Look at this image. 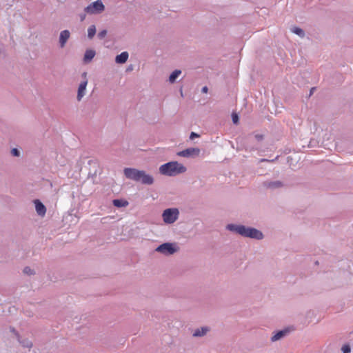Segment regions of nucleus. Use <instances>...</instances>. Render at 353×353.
I'll return each instance as SVG.
<instances>
[{"instance_id": "1", "label": "nucleus", "mask_w": 353, "mask_h": 353, "mask_svg": "<svg viewBox=\"0 0 353 353\" xmlns=\"http://www.w3.org/2000/svg\"><path fill=\"white\" fill-rule=\"evenodd\" d=\"M225 228L227 230L237 234L243 237L256 240H262L264 238V235L261 230L252 227L229 223L226 225Z\"/></svg>"}, {"instance_id": "8", "label": "nucleus", "mask_w": 353, "mask_h": 353, "mask_svg": "<svg viewBox=\"0 0 353 353\" xmlns=\"http://www.w3.org/2000/svg\"><path fill=\"white\" fill-rule=\"evenodd\" d=\"M33 203L34 204L35 210L37 214L41 217H43L46 215L47 210L45 205L39 199H37L33 200Z\"/></svg>"}, {"instance_id": "14", "label": "nucleus", "mask_w": 353, "mask_h": 353, "mask_svg": "<svg viewBox=\"0 0 353 353\" xmlns=\"http://www.w3.org/2000/svg\"><path fill=\"white\" fill-rule=\"evenodd\" d=\"M128 57L129 54L128 52H122L121 54L116 56L115 62L119 64L125 63L127 61Z\"/></svg>"}, {"instance_id": "15", "label": "nucleus", "mask_w": 353, "mask_h": 353, "mask_svg": "<svg viewBox=\"0 0 353 353\" xmlns=\"http://www.w3.org/2000/svg\"><path fill=\"white\" fill-rule=\"evenodd\" d=\"M210 331V328L207 326L201 327V328H197L194 330L192 336L194 337H202L205 336L208 332Z\"/></svg>"}, {"instance_id": "23", "label": "nucleus", "mask_w": 353, "mask_h": 353, "mask_svg": "<svg viewBox=\"0 0 353 353\" xmlns=\"http://www.w3.org/2000/svg\"><path fill=\"white\" fill-rule=\"evenodd\" d=\"M107 33L106 30H103L98 33L97 37L99 39H103L107 35Z\"/></svg>"}, {"instance_id": "29", "label": "nucleus", "mask_w": 353, "mask_h": 353, "mask_svg": "<svg viewBox=\"0 0 353 353\" xmlns=\"http://www.w3.org/2000/svg\"><path fill=\"white\" fill-rule=\"evenodd\" d=\"M85 14H81L80 15L81 21H83L85 19Z\"/></svg>"}, {"instance_id": "16", "label": "nucleus", "mask_w": 353, "mask_h": 353, "mask_svg": "<svg viewBox=\"0 0 353 353\" xmlns=\"http://www.w3.org/2000/svg\"><path fill=\"white\" fill-rule=\"evenodd\" d=\"M113 205L117 208L126 207L129 203L128 201L122 199H116L112 201Z\"/></svg>"}, {"instance_id": "21", "label": "nucleus", "mask_w": 353, "mask_h": 353, "mask_svg": "<svg viewBox=\"0 0 353 353\" xmlns=\"http://www.w3.org/2000/svg\"><path fill=\"white\" fill-rule=\"evenodd\" d=\"M341 351L343 353H350L351 352V346L350 344L347 343L342 346Z\"/></svg>"}, {"instance_id": "4", "label": "nucleus", "mask_w": 353, "mask_h": 353, "mask_svg": "<svg viewBox=\"0 0 353 353\" xmlns=\"http://www.w3.org/2000/svg\"><path fill=\"white\" fill-rule=\"evenodd\" d=\"M179 249L176 243L165 242L157 246L155 251L165 256H170L177 252Z\"/></svg>"}, {"instance_id": "2", "label": "nucleus", "mask_w": 353, "mask_h": 353, "mask_svg": "<svg viewBox=\"0 0 353 353\" xmlns=\"http://www.w3.org/2000/svg\"><path fill=\"white\" fill-rule=\"evenodd\" d=\"M125 176L130 180L139 182L143 185H150L154 182V177L147 174L145 171L132 168H125L123 170Z\"/></svg>"}, {"instance_id": "22", "label": "nucleus", "mask_w": 353, "mask_h": 353, "mask_svg": "<svg viewBox=\"0 0 353 353\" xmlns=\"http://www.w3.org/2000/svg\"><path fill=\"white\" fill-rule=\"evenodd\" d=\"M232 120L234 124H238L239 121V115L236 112H232Z\"/></svg>"}, {"instance_id": "13", "label": "nucleus", "mask_w": 353, "mask_h": 353, "mask_svg": "<svg viewBox=\"0 0 353 353\" xmlns=\"http://www.w3.org/2000/svg\"><path fill=\"white\" fill-rule=\"evenodd\" d=\"M95 54H96L95 50H94L92 49L86 50L84 53L83 58V63H90L93 59Z\"/></svg>"}, {"instance_id": "33", "label": "nucleus", "mask_w": 353, "mask_h": 353, "mask_svg": "<svg viewBox=\"0 0 353 353\" xmlns=\"http://www.w3.org/2000/svg\"><path fill=\"white\" fill-rule=\"evenodd\" d=\"M318 263H319V262H318V261H316V262H315V264H316V265H318Z\"/></svg>"}, {"instance_id": "5", "label": "nucleus", "mask_w": 353, "mask_h": 353, "mask_svg": "<svg viewBox=\"0 0 353 353\" xmlns=\"http://www.w3.org/2000/svg\"><path fill=\"white\" fill-rule=\"evenodd\" d=\"M179 210L176 208H167L163 211L162 219L165 223L172 224L179 218Z\"/></svg>"}, {"instance_id": "20", "label": "nucleus", "mask_w": 353, "mask_h": 353, "mask_svg": "<svg viewBox=\"0 0 353 353\" xmlns=\"http://www.w3.org/2000/svg\"><path fill=\"white\" fill-rule=\"evenodd\" d=\"M35 273H36L35 270L32 269L29 266H26V267L23 268V274H25L30 276V275H34Z\"/></svg>"}, {"instance_id": "18", "label": "nucleus", "mask_w": 353, "mask_h": 353, "mask_svg": "<svg viewBox=\"0 0 353 353\" xmlns=\"http://www.w3.org/2000/svg\"><path fill=\"white\" fill-rule=\"evenodd\" d=\"M291 31L301 38H303L305 36L304 30L299 27L294 26L291 28Z\"/></svg>"}, {"instance_id": "12", "label": "nucleus", "mask_w": 353, "mask_h": 353, "mask_svg": "<svg viewBox=\"0 0 353 353\" xmlns=\"http://www.w3.org/2000/svg\"><path fill=\"white\" fill-rule=\"evenodd\" d=\"M288 332L289 330L288 328L276 332L275 334L271 337V341L275 342L283 339L287 335Z\"/></svg>"}, {"instance_id": "6", "label": "nucleus", "mask_w": 353, "mask_h": 353, "mask_svg": "<svg viewBox=\"0 0 353 353\" xmlns=\"http://www.w3.org/2000/svg\"><path fill=\"white\" fill-rule=\"evenodd\" d=\"M105 10V6L101 0H97L87 7L85 8L84 11L90 14H97L103 12Z\"/></svg>"}, {"instance_id": "10", "label": "nucleus", "mask_w": 353, "mask_h": 353, "mask_svg": "<svg viewBox=\"0 0 353 353\" xmlns=\"http://www.w3.org/2000/svg\"><path fill=\"white\" fill-rule=\"evenodd\" d=\"M70 36V32L68 30H64L60 32L59 42L61 48L65 47Z\"/></svg>"}, {"instance_id": "25", "label": "nucleus", "mask_w": 353, "mask_h": 353, "mask_svg": "<svg viewBox=\"0 0 353 353\" xmlns=\"http://www.w3.org/2000/svg\"><path fill=\"white\" fill-rule=\"evenodd\" d=\"M11 154L14 157H18L19 156V151L17 148H13L11 150Z\"/></svg>"}, {"instance_id": "19", "label": "nucleus", "mask_w": 353, "mask_h": 353, "mask_svg": "<svg viewBox=\"0 0 353 353\" xmlns=\"http://www.w3.org/2000/svg\"><path fill=\"white\" fill-rule=\"evenodd\" d=\"M96 34V27L94 25H91L88 29V37L91 39Z\"/></svg>"}, {"instance_id": "3", "label": "nucleus", "mask_w": 353, "mask_h": 353, "mask_svg": "<svg viewBox=\"0 0 353 353\" xmlns=\"http://www.w3.org/2000/svg\"><path fill=\"white\" fill-rule=\"evenodd\" d=\"M186 170V167L178 161H170L159 167L160 174L168 176H175L185 172Z\"/></svg>"}, {"instance_id": "7", "label": "nucleus", "mask_w": 353, "mask_h": 353, "mask_svg": "<svg viewBox=\"0 0 353 353\" xmlns=\"http://www.w3.org/2000/svg\"><path fill=\"white\" fill-rule=\"evenodd\" d=\"M201 150L199 148H188L177 152V155L185 158H196L199 156Z\"/></svg>"}, {"instance_id": "9", "label": "nucleus", "mask_w": 353, "mask_h": 353, "mask_svg": "<svg viewBox=\"0 0 353 353\" xmlns=\"http://www.w3.org/2000/svg\"><path fill=\"white\" fill-rule=\"evenodd\" d=\"M284 184L281 181H265L263 182V186L267 189L276 190L283 187Z\"/></svg>"}, {"instance_id": "32", "label": "nucleus", "mask_w": 353, "mask_h": 353, "mask_svg": "<svg viewBox=\"0 0 353 353\" xmlns=\"http://www.w3.org/2000/svg\"><path fill=\"white\" fill-rule=\"evenodd\" d=\"M132 68V66L129 67L127 70H131Z\"/></svg>"}, {"instance_id": "28", "label": "nucleus", "mask_w": 353, "mask_h": 353, "mask_svg": "<svg viewBox=\"0 0 353 353\" xmlns=\"http://www.w3.org/2000/svg\"><path fill=\"white\" fill-rule=\"evenodd\" d=\"M316 88L315 87H313L310 89V94H309V97H310L312 94H313V92L315 90Z\"/></svg>"}, {"instance_id": "34", "label": "nucleus", "mask_w": 353, "mask_h": 353, "mask_svg": "<svg viewBox=\"0 0 353 353\" xmlns=\"http://www.w3.org/2000/svg\"><path fill=\"white\" fill-rule=\"evenodd\" d=\"M351 334H353V332H351Z\"/></svg>"}, {"instance_id": "31", "label": "nucleus", "mask_w": 353, "mask_h": 353, "mask_svg": "<svg viewBox=\"0 0 353 353\" xmlns=\"http://www.w3.org/2000/svg\"><path fill=\"white\" fill-rule=\"evenodd\" d=\"M260 161H261V162H263V161H269V160L265 159H261Z\"/></svg>"}, {"instance_id": "17", "label": "nucleus", "mask_w": 353, "mask_h": 353, "mask_svg": "<svg viewBox=\"0 0 353 353\" xmlns=\"http://www.w3.org/2000/svg\"><path fill=\"white\" fill-rule=\"evenodd\" d=\"M181 74V70H174L170 74V77H169V81L170 83H174L176 79L179 77V76Z\"/></svg>"}, {"instance_id": "30", "label": "nucleus", "mask_w": 353, "mask_h": 353, "mask_svg": "<svg viewBox=\"0 0 353 353\" xmlns=\"http://www.w3.org/2000/svg\"><path fill=\"white\" fill-rule=\"evenodd\" d=\"M86 76H87V72H84L82 74V77H83L85 79H86Z\"/></svg>"}, {"instance_id": "11", "label": "nucleus", "mask_w": 353, "mask_h": 353, "mask_svg": "<svg viewBox=\"0 0 353 353\" xmlns=\"http://www.w3.org/2000/svg\"><path fill=\"white\" fill-rule=\"evenodd\" d=\"M88 84V80L84 79L79 85L77 99L80 101L83 97L85 93L86 86Z\"/></svg>"}, {"instance_id": "26", "label": "nucleus", "mask_w": 353, "mask_h": 353, "mask_svg": "<svg viewBox=\"0 0 353 353\" xmlns=\"http://www.w3.org/2000/svg\"><path fill=\"white\" fill-rule=\"evenodd\" d=\"M255 139L258 141H261L263 139V135L262 134H256L255 135Z\"/></svg>"}, {"instance_id": "24", "label": "nucleus", "mask_w": 353, "mask_h": 353, "mask_svg": "<svg viewBox=\"0 0 353 353\" xmlns=\"http://www.w3.org/2000/svg\"><path fill=\"white\" fill-rule=\"evenodd\" d=\"M199 137H200V135L198 133L194 132H192L190 133V137L189 138H190V140H194L195 138H198Z\"/></svg>"}, {"instance_id": "27", "label": "nucleus", "mask_w": 353, "mask_h": 353, "mask_svg": "<svg viewBox=\"0 0 353 353\" xmlns=\"http://www.w3.org/2000/svg\"><path fill=\"white\" fill-rule=\"evenodd\" d=\"M208 91V88L207 86H203L201 89V92L207 93Z\"/></svg>"}]
</instances>
